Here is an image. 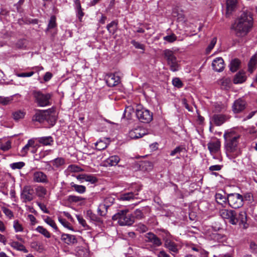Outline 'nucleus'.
Here are the masks:
<instances>
[{"label": "nucleus", "instance_id": "49", "mask_svg": "<svg viewBox=\"0 0 257 257\" xmlns=\"http://www.w3.org/2000/svg\"><path fill=\"white\" fill-rule=\"evenodd\" d=\"M25 166V163L23 162H19L16 163H12L10 165V166L13 169H20Z\"/></svg>", "mask_w": 257, "mask_h": 257}, {"label": "nucleus", "instance_id": "42", "mask_svg": "<svg viewBox=\"0 0 257 257\" xmlns=\"http://www.w3.org/2000/svg\"><path fill=\"white\" fill-rule=\"evenodd\" d=\"M256 63V60L255 58L252 57L248 64V70L250 73H251L253 71Z\"/></svg>", "mask_w": 257, "mask_h": 257}, {"label": "nucleus", "instance_id": "18", "mask_svg": "<svg viewBox=\"0 0 257 257\" xmlns=\"http://www.w3.org/2000/svg\"><path fill=\"white\" fill-rule=\"evenodd\" d=\"M213 69L217 72H221L224 68V63L221 57H217L212 63Z\"/></svg>", "mask_w": 257, "mask_h": 257}, {"label": "nucleus", "instance_id": "63", "mask_svg": "<svg viewBox=\"0 0 257 257\" xmlns=\"http://www.w3.org/2000/svg\"><path fill=\"white\" fill-rule=\"evenodd\" d=\"M58 220L64 227L70 229V227H69L70 223L68 222L65 219L59 217Z\"/></svg>", "mask_w": 257, "mask_h": 257}, {"label": "nucleus", "instance_id": "19", "mask_svg": "<svg viewBox=\"0 0 257 257\" xmlns=\"http://www.w3.org/2000/svg\"><path fill=\"white\" fill-rule=\"evenodd\" d=\"M48 115V111L45 110H37L35 114L33 116L32 120L34 121L43 122L46 119V117Z\"/></svg>", "mask_w": 257, "mask_h": 257}, {"label": "nucleus", "instance_id": "34", "mask_svg": "<svg viewBox=\"0 0 257 257\" xmlns=\"http://www.w3.org/2000/svg\"><path fill=\"white\" fill-rule=\"evenodd\" d=\"M35 144L34 141L30 140L28 141V143L22 148L21 150V155L22 156H25L30 148L33 147Z\"/></svg>", "mask_w": 257, "mask_h": 257}, {"label": "nucleus", "instance_id": "6", "mask_svg": "<svg viewBox=\"0 0 257 257\" xmlns=\"http://www.w3.org/2000/svg\"><path fill=\"white\" fill-rule=\"evenodd\" d=\"M136 115L139 121L143 123H148L153 120V112L143 107L137 108Z\"/></svg>", "mask_w": 257, "mask_h": 257}, {"label": "nucleus", "instance_id": "14", "mask_svg": "<svg viewBox=\"0 0 257 257\" xmlns=\"http://www.w3.org/2000/svg\"><path fill=\"white\" fill-rule=\"evenodd\" d=\"M147 134L146 130L141 127H138L129 132L128 136L132 139L142 138Z\"/></svg>", "mask_w": 257, "mask_h": 257}, {"label": "nucleus", "instance_id": "50", "mask_svg": "<svg viewBox=\"0 0 257 257\" xmlns=\"http://www.w3.org/2000/svg\"><path fill=\"white\" fill-rule=\"evenodd\" d=\"M225 106L221 103H216L214 104V110L216 112H221L225 110Z\"/></svg>", "mask_w": 257, "mask_h": 257}, {"label": "nucleus", "instance_id": "1", "mask_svg": "<svg viewBox=\"0 0 257 257\" xmlns=\"http://www.w3.org/2000/svg\"><path fill=\"white\" fill-rule=\"evenodd\" d=\"M253 24V19L250 12L243 11L235 19L231 29L234 35L242 38L247 35L251 31Z\"/></svg>", "mask_w": 257, "mask_h": 257}, {"label": "nucleus", "instance_id": "13", "mask_svg": "<svg viewBox=\"0 0 257 257\" xmlns=\"http://www.w3.org/2000/svg\"><path fill=\"white\" fill-rule=\"evenodd\" d=\"M229 116L226 114H215L212 116L211 122L217 126H220L229 120Z\"/></svg>", "mask_w": 257, "mask_h": 257}, {"label": "nucleus", "instance_id": "16", "mask_svg": "<svg viewBox=\"0 0 257 257\" xmlns=\"http://www.w3.org/2000/svg\"><path fill=\"white\" fill-rule=\"evenodd\" d=\"M221 142L218 140H215L210 142L207 144L208 149L211 154H215L220 151Z\"/></svg>", "mask_w": 257, "mask_h": 257}, {"label": "nucleus", "instance_id": "26", "mask_svg": "<svg viewBox=\"0 0 257 257\" xmlns=\"http://www.w3.org/2000/svg\"><path fill=\"white\" fill-rule=\"evenodd\" d=\"M118 22L117 21H112L111 23L108 24L106 26V29L109 33L113 35L117 30Z\"/></svg>", "mask_w": 257, "mask_h": 257}, {"label": "nucleus", "instance_id": "12", "mask_svg": "<svg viewBox=\"0 0 257 257\" xmlns=\"http://www.w3.org/2000/svg\"><path fill=\"white\" fill-rule=\"evenodd\" d=\"M33 181L34 182L43 184L49 183V179L47 175L42 171H36L33 174Z\"/></svg>", "mask_w": 257, "mask_h": 257}, {"label": "nucleus", "instance_id": "40", "mask_svg": "<svg viewBox=\"0 0 257 257\" xmlns=\"http://www.w3.org/2000/svg\"><path fill=\"white\" fill-rule=\"evenodd\" d=\"M36 193L38 197H44L47 193V190L43 186H40L36 188Z\"/></svg>", "mask_w": 257, "mask_h": 257}, {"label": "nucleus", "instance_id": "43", "mask_svg": "<svg viewBox=\"0 0 257 257\" xmlns=\"http://www.w3.org/2000/svg\"><path fill=\"white\" fill-rule=\"evenodd\" d=\"M65 163V160L63 158H57L52 162V164L55 167L58 168Z\"/></svg>", "mask_w": 257, "mask_h": 257}, {"label": "nucleus", "instance_id": "31", "mask_svg": "<svg viewBox=\"0 0 257 257\" xmlns=\"http://www.w3.org/2000/svg\"><path fill=\"white\" fill-rule=\"evenodd\" d=\"M140 167L143 171L149 172L153 169L154 165L151 162L144 161L141 163Z\"/></svg>", "mask_w": 257, "mask_h": 257}, {"label": "nucleus", "instance_id": "36", "mask_svg": "<svg viewBox=\"0 0 257 257\" xmlns=\"http://www.w3.org/2000/svg\"><path fill=\"white\" fill-rule=\"evenodd\" d=\"M56 18L55 16H52L49 21L46 31H48L50 29H54L56 27Z\"/></svg>", "mask_w": 257, "mask_h": 257}, {"label": "nucleus", "instance_id": "5", "mask_svg": "<svg viewBox=\"0 0 257 257\" xmlns=\"http://www.w3.org/2000/svg\"><path fill=\"white\" fill-rule=\"evenodd\" d=\"M166 235L163 237L164 246L174 257L178 253L180 249L179 245L172 239V235L168 231H165Z\"/></svg>", "mask_w": 257, "mask_h": 257}, {"label": "nucleus", "instance_id": "38", "mask_svg": "<svg viewBox=\"0 0 257 257\" xmlns=\"http://www.w3.org/2000/svg\"><path fill=\"white\" fill-rule=\"evenodd\" d=\"M87 217L89 218L90 220L96 221L97 222H101V219L97 216L95 214L92 213L91 210H88L87 211Z\"/></svg>", "mask_w": 257, "mask_h": 257}, {"label": "nucleus", "instance_id": "53", "mask_svg": "<svg viewBox=\"0 0 257 257\" xmlns=\"http://www.w3.org/2000/svg\"><path fill=\"white\" fill-rule=\"evenodd\" d=\"M183 150H185V148L182 146L177 147L175 149L171 152L170 155L171 156H175L177 153H180Z\"/></svg>", "mask_w": 257, "mask_h": 257}, {"label": "nucleus", "instance_id": "60", "mask_svg": "<svg viewBox=\"0 0 257 257\" xmlns=\"http://www.w3.org/2000/svg\"><path fill=\"white\" fill-rule=\"evenodd\" d=\"M249 249L252 253H257V244L253 241L250 242L249 244Z\"/></svg>", "mask_w": 257, "mask_h": 257}, {"label": "nucleus", "instance_id": "58", "mask_svg": "<svg viewBox=\"0 0 257 257\" xmlns=\"http://www.w3.org/2000/svg\"><path fill=\"white\" fill-rule=\"evenodd\" d=\"M131 44L133 45L137 49L144 50L145 46L143 44L140 43L136 41L135 40H132L131 41Z\"/></svg>", "mask_w": 257, "mask_h": 257}, {"label": "nucleus", "instance_id": "32", "mask_svg": "<svg viewBox=\"0 0 257 257\" xmlns=\"http://www.w3.org/2000/svg\"><path fill=\"white\" fill-rule=\"evenodd\" d=\"M137 195H138V193L135 194L134 193L131 192L122 194L120 196V199L123 201H128L135 198L137 199L138 197L136 196Z\"/></svg>", "mask_w": 257, "mask_h": 257}, {"label": "nucleus", "instance_id": "22", "mask_svg": "<svg viewBox=\"0 0 257 257\" xmlns=\"http://www.w3.org/2000/svg\"><path fill=\"white\" fill-rule=\"evenodd\" d=\"M37 140L43 146H52L54 143L53 138L51 136L39 137Z\"/></svg>", "mask_w": 257, "mask_h": 257}, {"label": "nucleus", "instance_id": "15", "mask_svg": "<svg viewBox=\"0 0 257 257\" xmlns=\"http://www.w3.org/2000/svg\"><path fill=\"white\" fill-rule=\"evenodd\" d=\"M106 82L109 87L116 86L120 83V77L116 74H109L106 76Z\"/></svg>", "mask_w": 257, "mask_h": 257}, {"label": "nucleus", "instance_id": "20", "mask_svg": "<svg viewBox=\"0 0 257 257\" xmlns=\"http://www.w3.org/2000/svg\"><path fill=\"white\" fill-rule=\"evenodd\" d=\"M61 240L68 245H72L77 242L75 236L69 234L63 233L61 235Z\"/></svg>", "mask_w": 257, "mask_h": 257}, {"label": "nucleus", "instance_id": "61", "mask_svg": "<svg viewBox=\"0 0 257 257\" xmlns=\"http://www.w3.org/2000/svg\"><path fill=\"white\" fill-rule=\"evenodd\" d=\"M34 74L33 71L29 72L16 73V75L19 77H31Z\"/></svg>", "mask_w": 257, "mask_h": 257}, {"label": "nucleus", "instance_id": "55", "mask_svg": "<svg viewBox=\"0 0 257 257\" xmlns=\"http://www.w3.org/2000/svg\"><path fill=\"white\" fill-rule=\"evenodd\" d=\"M172 83L174 86L177 87L178 88H181L183 86V83L178 78H174L173 79Z\"/></svg>", "mask_w": 257, "mask_h": 257}, {"label": "nucleus", "instance_id": "56", "mask_svg": "<svg viewBox=\"0 0 257 257\" xmlns=\"http://www.w3.org/2000/svg\"><path fill=\"white\" fill-rule=\"evenodd\" d=\"M11 246L17 250H20L23 245L18 241H13L11 243Z\"/></svg>", "mask_w": 257, "mask_h": 257}, {"label": "nucleus", "instance_id": "23", "mask_svg": "<svg viewBox=\"0 0 257 257\" xmlns=\"http://www.w3.org/2000/svg\"><path fill=\"white\" fill-rule=\"evenodd\" d=\"M246 79L245 73L243 71H240L234 76L233 82L235 84L242 83L245 81Z\"/></svg>", "mask_w": 257, "mask_h": 257}, {"label": "nucleus", "instance_id": "44", "mask_svg": "<svg viewBox=\"0 0 257 257\" xmlns=\"http://www.w3.org/2000/svg\"><path fill=\"white\" fill-rule=\"evenodd\" d=\"M84 199L81 197L74 196V195H69L68 197L67 200L70 202H78L79 201L83 200Z\"/></svg>", "mask_w": 257, "mask_h": 257}, {"label": "nucleus", "instance_id": "39", "mask_svg": "<svg viewBox=\"0 0 257 257\" xmlns=\"http://www.w3.org/2000/svg\"><path fill=\"white\" fill-rule=\"evenodd\" d=\"M25 112L22 110H17L13 112V116L15 120H19L24 117Z\"/></svg>", "mask_w": 257, "mask_h": 257}, {"label": "nucleus", "instance_id": "45", "mask_svg": "<svg viewBox=\"0 0 257 257\" xmlns=\"http://www.w3.org/2000/svg\"><path fill=\"white\" fill-rule=\"evenodd\" d=\"M45 222L47 223L48 225H49L50 226H51L52 228H53L55 230H57L58 228L57 226L54 222V221L50 217L47 216L45 219Z\"/></svg>", "mask_w": 257, "mask_h": 257}, {"label": "nucleus", "instance_id": "33", "mask_svg": "<svg viewBox=\"0 0 257 257\" xmlns=\"http://www.w3.org/2000/svg\"><path fill=\"white\" fill-rule=\"evenodd\" d=\"M240 64V61L239 59L236 58L233 59L230 64V70L232 72L236 71L239 68Z\"/></svg>", "mask_w": 257, "mask_h": 257}, {"label": "nucleus", "instance_id": "57", "mask_svg": "<svg viewBox=\"0 0 257 257\" xmlns=\"http://www.w3.org/2000/svg\"><path fill=\"white\" fill-rule=\"evenodd\" d=\"M14 227L16 232L22 231L23 230V228L22 225L20 223H19V221L17 220L14 221Z\"/></svg>", "mask_w": 257, "mask_h": 257}, {"label": "nucleus", "instance_id": "52", "mask_svg": "<svg viewBox=\"0 0 257 257\" xmlns=\"http://www.w3.org/2000/svg\"><path fill=\"white\" fill-rule=\"evenodd\" d=\"M85 181L89 182L91 183H95L97 182V180L96 177L92 175L85 174Z\"/></svg>", "mask_w": 257, "mask_h": 257}, {"label": "nucleus", "instance_id": "9", "mask_svg": "<svg viewBox=\"0 0 257 257\" xmlns=\"http://www.w3.org/2000/svg\"><path fill=\"white\" fill-rule=\"evenodd\" d=\"M219 213L222 218L228 220L230 223L233 225L237 224V219L235 217V211L230 209H220Z\"/></svg>", "mask_w": 257, "mask_h": 257}, {"label": "nucleus", "instance_id": "28", "mask_svg": "<svg viewBox=\"0 0 257 257\" xmlns=\"http://www.w3.org/2000/svg\"><path fill=\"white\" fill-rule=\"evenodd\" d=\"M48 111V115L46 117V119L48 123L52 126L54 125L56 121V117L54 114H53V111L51 109L47 110Z\"/></svg>", "mask_w": 257, "mask_h": 257}, {"label": "nucleus", "instance_id": "2", "mask_svg": "<svg viewBox=\"0 0 257 257\" xmlns=\"http://www.w3.org/2000/svg\"><path fill=\"white\" fill-rule=\"evenodd\" d=\"M240 137V135L234 130L227 131L224 134L226 154L230 159L236 158L241 153L238 146Z\"/></svg>", "mask_w": 257, "mask_h": 257}, {"label": "nucleus", "instance_id": "4", "mask_svg": "<svg viewBox=\"0 0 257 257\" xmlns=\"http://www.w3.org/2000/svg\"><path fill=\"white\" fill-rule=\"evenodd\" d=\"M163 55L170 70L173 72L178 71L180 65L174 52L170 49H166L163 51Z\"/></svg>", "mask_w": 257, "mask_h": 257}, {"label": "nucleus", "instance_id": "62", "mask_svg": "<svg viewBox=\"0 0 257 257\" xmlns=\"http://www.w3.org/2000/svg\"><path fill=\"white\" fill-rule=\"evenodd\" d=\"M76 218H77V220L78 221L79 223L82 226H83V227L87 226L86 221L85 220V219H83V218L81 216H80L79 215H77Z\"/></svg>", "mask_w": 257, "mask_h": 257}, {"label": "nucleus", "instance_id": "25", "mask_svg": "<svg viewBox=\"0 0 257 257\" xmlns=\"http://www.w3.org/2000/svg\"><path fill=\"white\" fill-rule=\"evenodd\" d=\"M218 84L222 89H227L230 87L231 82L229 78L223 77L218 80Z\"/></svg>", "mask_w": 257, "mask_h": 257}, {"label": "nucleus", "instance_id": "21", "mask_svg": "<svg viewBox=\"0 0 257 257\" xmlns=\"http://www.w3.org/2000/svg\"><path fill=\"white\" fill-rule=\"evenodd\" d=\"M235 217L237 219V223H239V224H242L243 228H246L247 225L246 224L247 216L246 213L245 211H241L237 216L236 213H235Z\"/></svg>", "mask_w": 257, "mask_h": 257}, {"label": "nucleus", "instance_id": "48", "mask_svg": "<svg viewBox=\"0 0 257 257\" xmlns=\"http://www.w3.org/2000/svg\"><path fill=\"white\" fill-rule=\"evenodd\" d=\"M163 39L169 43H173L177 40V37L174 34L163 37Z\"/></svg>", "mask_w": 257, "mask_h": 257}, {"label": "nucleus", "instance_id": "10", "mask_svg": "<svg viewBox=\"0 0 257 257\" xmlns=\"http://www.w3.org/2000/svg\"><path fill=\"white\" fill-rule=\"evenodd\" d=\"M144 237L145 241L151 243L152 246L153 247H158L162 244L161 238L152 232L146 233Z\"/></svg>", "mask_w": 257, "mask_h": 257}, {"label": "nucleus", "instance_id": "41", "mask_svg": "<svg viewBox=\"0 0 257 257\" xmlns=\"http://www.w3.org/2000/svg\"><path fill=\"white\" fill-rule=\"evenodd\" d=\"M96 149L98 151L105 149L107 147V144L102 140H99L95 143Z\"/></svg>", "mask_w": 257, "mask_h": 257}, {"label": "nucleus", "instance_id": "3", "mask_svg": "<svg viewBox=\"0 0 257 257\" xmlns=\"http://www.w3.org/2000/svg\"><path fill=\"white\" fill-rule=\"evenodd\" d=\"M113 220H117L121 226L132 225L135 222L134 216L130 213L128 210L119 211L112 217Z\"/></svg>", "mask_w": 257, "mask_h": 257}, {"label": "nucleus", "instance_id": "59", "mask_svg": "<svg viewBox=\"0 0 257 257\" xmlns=\"http://www.w3.org/2000/svg\"><path fill=\"white\" fill-rule=\"evenodd\" d=\"M3 211L5 215L7 216L9 218H12L14 216L13 212L9 208L4 207L3 208Z\"/></svg>", "mask_w": 257, "mask_h": 257}, {"label": "nucleus", "instance_id": "54", "mask_svg": "<svg viewBox=\"0 0 257 257\" xmlns=\"http://www.w3.org/2000/svg\"><path fill=\"white\" fill-rule=\"evenodd\" d=\"M11 147V142L9 141H7L5 144H1L0 148L4 151H8Z\"/></svg>", "mask_w": 257, "mask_h": 257}, {"label": "nucleus", "instance_id": "37", "mask_svg": "<svg viewBox=\"0 0 257 257\" xmlns=\"http://www.w3.org/2000/svg\"><path fill=\"white\" fill-rule=\"evenodd\" d=\"M36 231L40 233L43 234L45 237L47 238H50L51 237L50 232L45 228L42 226H38L36 229Z\"/></svg>", "mask_w": 257, "mask_h": 257}, {"label": "nucleus", "instance_id": "11", "mask_svg": "<svg viewBox=\"0 0 257 257\" xmlns=\"http://www.w3.org/2000/svg\"><path fill=\"white\" fill-rule=\"evenodd\" d=\"M34 189L30 186H26L23 188L21 193V198L25 202L31 201L34 198Z\"/></svg>", "mask_w": 257, "mask_h": 257}, {"label": "nucleus", "instance_id": "24", "mask_svg": "<svg viewBox=\"0 0 257 257\" xmlns=\"http://www.w3.org/2000/svg\"><path fill=\"white\" fill-rule=\"evenodd\" d=\"M120 161L119 156L117 155L111 156L105 160V163L109 166H115Z\"/></svg>", "mask_w": 257, "mask_h": 257}, {"label": "nucleus", "instance_id": "64", "mask_svg": "<svg viewBox=\"0 0 257 257\" xmlns=\"http://www.w3.org/2000/svg\"><path fill=\"white\" fill-rule=\"evenodd\" d=\"M158 257H171L165 250H162L160 251L157 254Z\"/></svg>", "mask_w": 257, "mask_h": 257}, {"label": "nucleus", "instance_id": "8", "mask_svg": "<svg viewBox=\"0 0 257 257\" xmlns=\"http://www.w3.org/2000/svg\"><path fill=\"white\" fill-rule=\"evenodd\" d=\"M33 94L36 102L39 106L44 107L50 105V99L51 97L50 94H44L40 91H34Z\"/></svg>", "mask_w": 257, "mask_h": 257}, {"label": "nucleus", "instance_id": "51", "mask_svg": "<svg viewBox=\"0 0 257 257\" xmlns=\"http://www.w3.org/2000/svg\"><path fill=\"white\" fill-rule=\"evenodd\" d=\"M77 10V16L78 19L81 22L82 21V17L84 16V13L82 11L81 5H78V7L76 8Z\"/></svg>", "mask_w": 257, "mask_h": 257}, {"label": "nucleus", "instance_id": "7", "mask_svg": "<svg viewBox=\"0 0 257 257\" xmlns=\"http://www.w3.org/2000/svg\"><path fill=\"white\" fill-rule=\"evenodd\" d=\"M227 202L233 208H239L243 204V199L241 195L238 193H230L227 195Z\"/></svg>", "mask_w": 257, "mask_h": 257}, {"label": "nucleus", "instance_id": "27", "mask_svg": "<svg viewBox=\"0 0 257 257\" xmlns=\"http://www.w3.org/2000/svg\"><path fill=\"white\" fill-rule=\"evenodd\" d=\"M237 0H226V9L228 13H231L235 10Z\"/></svg>", "mask_w": 257, "mask_h": 257}, {"label": "nucleus", "instance_id": "35", "mask_svg": "<svg viewBox=\"0 0 257 257\" xmlns=\"http://www.w3.org/2000/svg\"><path fill=\"white\" fill-rule=\"evenodd\" d=\"M70 185L79 193H83L86 191V187L84 186L76 185L73 182H71Z\"/></svg>", "mask_w": 257, "mask_h": 257}, {"label": "nucleus", "instance_id": "46", "mask_svg": "<svg viewBox=\"0 0 257 257\" xmlns=\"http://www.w3.org/2000/svg\"><path fill=\"white\" fill-rule=\"evenodd\" d=\"M18 49H25L27 46V41L25 39L19 40L16 45Z\"/></svg>", "mask_w": 257, "mask_h": 257}, {"label": "nucleus", "instance_id": "29", "mask_svg": "<svg viewBox=\"0 0 257 257\" xmlns=\"http://www.w3.org/2000/svg\"><path fill=\"white\" fill-rule=\"evenodd\" d=\"M76 255L78 257H88V253L86 249L82 246H77L75 249Z\"/></svg>", "mask_w": 257, "mask_h": 257}, {"label": "nucleus", "instance_id": "17", "mask_svg": "<svg viewBox=\"0 0 257 257\" xmlns=\"http://www.w3.org/2000/svg\"><path fill=\"white\" fill-rule=\"evenodd\" d=\"M246 106L245 101L242 99L236 100L232 106V110L234 113H239L243 110Z\"/></svg>", "mask_w": 257, "mask_h": 257}, {"label": "nucleus", "instance_id": "30", "mask_svg": "<svg viewBox=\"0 0 257 257\" xmlns=\"http://www.w3.org/2000/svg\"><path fill=\"white\" fill-rule=\"evenodd\" d=\"M215 200L218 204L221 205L222 206H224L227 202V197L226 198L225 196L220 193H216L215 194Z\"/></svg>", "mask_w": 257, "mask_h": 257}, {"label": "nucleus", "instance_id": "47", "mask_svg": "<svg viewBox=\"0 0 257 257\" xmlns=\"http://www.w3.org/2000/svg\"><path fill=\"white\" fill-rule=\"evenodd\" d=\"M217 41L216 38H213L206 49V54H209L214 47Z\"/></svg>", "mask_w": 257, "mask_h": 257}]
</instances>
